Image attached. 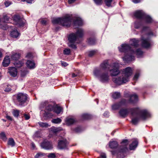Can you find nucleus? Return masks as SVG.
<instances>
[{"label":"nucleus","instance_id":"1","mask_svg":"<svg viewBox=\"0 0 158 158\" xmlns=\"http://www.w3.org/2000/svg\"><path fill=\"white\" fill-rule=\"evenodd\" d=\"M129 112H131L132 117V123L134 125L136 124L140 120H145L150 116V114L147 110L139 108L121 109L119 113L121 117L125 118Z\"/></svg>","mask_w":158,"mask_h":158},{"label":"nucleus","instance_id":"2","mask_svg":"<svg viewBox=\"0 0 158 158\" xmlns=\"http://www.w3.org/2000/svg\"><path fill=\"white\" fill-rule=\"evenodd\" d=\"M118 48L120 52H124L126 54L123 57V60L125 62L134 60L135 57L133 55L135 54H136L138 57H140L143 54V52L140 48H138L135 51L128 44H122L121 47H118Z\"/></svg>","mask_w":158,"mask_h":158},{"label":"nucleus","instance_id":"3","mask_svg":"<svg viewBox=\"0 0 158 158\" xmlns=\"http://www.w3.org/2000/svg\"><path fill=\"white\" fill-rule=\"evenodd\" d=\"M132 73V69L130 67L123 69L122 73L116 77L112 79L113 81L116 85H121L129 81V77Z\"/></svg>","mask_w":158,"mask_h":158},{"label":"nucleus","instance_id":"4","mask_svg":"<svg viewBox=\"0 0 158 158\" xmlns=\"http://www.w3.org/2000/svg\"><path fill=\"white\" fill-rule=\"evenodd\" d=\"M134 16L136 18L141 20L140 22L137 21L135 22L134 26L136 29L139 28L144 23H150L153 21L152 18L142 10H139L136 11L134 13Z\"/></svg>","mask_w":158,"mask_h":158},{"label":"nucleus","instance_id":"5","mask_svg":"<svg viewBox=\"0 0 158 158\" xmlns=\"http://www.w3.org/2000/svg\"><path fill=\"white\" fill-rule=\"evenodd\" d=\"M71 17L69 15H67L62 18L54 19L52 21L53 24H59L63 26L69 27L71 24Z\"/></svg>","mask_w":158,"mask_h":158},{"label":"nucleus","instance_id":"6","mask_svg":"<svg viewBox=\"0 0 158 158\" xmlns=\"http://www.w3.org/2000/svg\"><path fill=\"white\" fill-rule=\"evenodd\" d=\"M94 75L98 78L99 81L102 83L109 81V76L107 73H102L101 69H95L94 71Z\"/></svg>","mask_w":158,"mask_h":158},{"label":"nucleus","instance_id":"7","mask_svg":"<svg viewBox=\"0 0 158 158\" xmlns=\"http://www.w3.org/2000/svg\"><path fill=\"white\" fill-rule=\"evenodd\" d=\"M84 31L81 28L78 29L75 33H72L69 36L68 40L70 43H74L77 38H81L83 36Z\"/></svg>","mask_w":158,"mask_h":158},{"label":"nucleus","instance_id":"8","mask_svg":"<svg viewBox=\"0 0 158 158\" xmlns=\"http://www.w3.org/2000/svg\"><path fill=\"white\" fill-rule=\"evenodd\" d=\"M119 65L117 63L114 62L112 64V66L109 69V71L111 76H115L120 73L118 69Z\"/></svg>","mask_w":158,"mask_h":158},{"label":"nucleus","instance_id":"9","mask_svg":"<svg viewBox=\"0 0 158 158\" xmlns=\"http://www.w3.org/2000/svg\"><path fill=\"white\" fill-rule=\"evenodd\" d=\"M15 97L16 100L19 102V105H22L27 100V96L25 94L23 93H19L17 94Z\"/></svg>","mask_w":158,"mask_h":158},{"label":"nucleus","instance_id":"10","mask_svg":"<svg viewBox=\"0 0 158 158\" xmlns=\"http://www.w3.org/2000/svg\"><path fill=\"white\" fill-rule=\"evenodd\" d=\"M15 24L18 26L23 27L24 25V20L22 19L19 15H15L13 17Z\"/></svg>","mask_w":158,"mask_h":158},{"label":"nucleus","instance_id":"11","mask_svg":"<svg viewBox=\"0 0 158 158\" xmlns=\"http://www.w3.org/2000/svg\"><path fill=\"white\" fill-rule=\"evenodd\" d=\"M68 144L66 139L64 138H62L58 141V148L60 149H66Z\"/></svg>","mask_w":158,"mask_h":158},{"label":"nucleus","instance_id":"12","mask_svg":"<svg viewBox=\"0 0 158 158\" xmlns=\"http://www.w3.org/2000/svg\"><path fill=\"white\" fill-rule=\"evenodd\" d=\"M40 107L42 108H45V110L48 111H51L53 110V106L48 101H45L42 102L40 105Z\"/></svg>","mask_w":158,"mask_h":158},{"label":"nucleus","instance_id":"13","mask_svg":"<svg viewBox=\"0 0 158 158\" xmlns=\"http://www.w3.org/2000/svg\"><path fill=\"white\" fill-rule=\"evenodd\" d=\"M40 145L42 148L45 150H50L53 148L52 143L48 141H44Z\"/></svg>","mask_w":158,"mask_h":158},{"label":"nucleus","instance_id":"14","mask_svg":"<svg viewBox=\"0 0 158 158\" xmlns=\"http://www.w3.org/2000/svg\"><path fill=\"white\" fill-rule=\"evenodd\" d=\"M77 121V119L74 116H70L66 118L65 121L66 124L70 126L75 123Z\"/></svg>","mask_w":158,"mask_h":158},{"label":"nucleus","instance_id":"15","mask_svg":"<svg viewBox=\"0 0 158 158\" xmlns=\"http://www.w3.org/2000/svg\"><path fill=\"white\" fill-rule=\"evenodd\" d=\"M126 101L125 99H122L119 102L113 105L112 106V109L113 110H116L119 109L122 106L125 105Z\"/></svg>","mask_w":158,"mask_h":158},{"label":"nucleus","instance_id":"16","mask_svg":"<svg viewBox=\"0 0 158 158\" xmlns=\"http://www.w3.org/2000/svg\"><path fill=\"white\" fill-rule=\"evenodd\" d=\"M129 142L127 139L123 140L121 142L122 146L121 147L120 152H124L128 150L127 146Z\"/></svg>","mask_w":158,"mask_h":158},{"label":"nucleus","instance_id":"17","mask_svg":"<svg viewBox=\"0 0 158 158\" xmlns=\"http://www.w3.org/2000/svg\"><path fill=\"white\" fill-rule=\"evenodd\" d=\"M100 66L102 69H109L112 66V64H109L108 60H106L104 61L100 64Z\"/></svg>","mask_w":158,"mask_h":158},{"label":"nucleus","instance_id":"18","mask_svg":"<svg viewBox=\"0 0 158 158\" xmlns=\"http://www.w3.org/2000/svg\"><path fill=\"white\" fill-rule=\"evenodd\" d=\"M151 45L150 40L149 38L142 39V45L143 47L147 48L150 47Z\"/></svg>","mask_w":158,"mask_h":158},{"label":"nucleus","instance_id":"19","mask_svg":"<svg viewBox=\"0 0 158 158\" xmlns=\"http://www.w3.org/2000/svg\"><path fill=\"white\" fill-rule=\"evenodd\" d=\"M129 97L130 98L129 101L131 103H135L138 100V96L135 94L129 95Z\"/></svg>","mask_w":158,"mask_h":158},{"label":"nucleus","instance_id":"20","mask_svg":"<svg viewBox=\"0 0 158 158\" xmlns=\"http://www.w3.org/2000/svg\"><path fill=\"white\" fill-rule=\"evenodd\" d=\"M139 40L136 39H133L130 41V44L134 48L137 47L139 45Z\"/></svg>","mask_w":158,"mask_h":158},{"label":"nucleus","instance_id":"21","mask_svg":"<svg viewBox=\"0 0 158 158\" xmlns=\"http://www.w3.org/2000/svg\"><path fill=\"white\" fill-rule=\"evenodd\" d=\"M9 73L12 77H16L17 73V69L14 67H10L9 69Z\"/></svg>","mask_w":158,"mask_h":158},{"label":"nucleus","instance_id":"22","mask_svg":"<svg viewBox=\"0 0 158 158\" xmlns=\"http://www.w3.org/2000/svg\"><path fill=\"white\" fill-rule=\"evenodd\" d=\"M74 24L75 26H81L83 24V21L79 17H75L74 19Z\"/></svg>","mask_w":158,"mask_h":158},{"label":"nucleus","instance_id":"23","mask_svg":"<svg viewBox=\"0 0 158 158\" xmlns=\"http://www.w3.org/2000/svg\"><path fill=\"white\" fill-rule=\"evenodd\" d=\"M27 67L30 69H33L35 68V64L33 61L28 60L26 63Z\"/></svg>","mask_w":158,"mask_h":158},{"label":"nucleus","instance_id":"24","mask_svg":"<svg viewBox=\"0 0 158 158\" xmlns=\"http://www.w3.org/2000/svg\"><path fill=\"white\" fill-rule=\"evenodd\" d=\"M138 145V141L136 139H135L133 141L132 143L129 146L130 150L135 149L137 147Z\"/></svg>","mask_w":158,"mask_h":158},{"label":"nucleus","instance_id":"25","mask_svg":"<svg viewBox=\"0 0 158 158\" xmlns=\"http://www.w3.org/2000/svg\"><path fill=\"white\" fill-rule=\"evenodd\" d=\"M11 56V59L15 61H17L20 58V54L19 53L13 52Z\"/></svg>","mask_w":158,"mask_h":158},{"label":"nucleus","instance_id":"26","mask_svg":"<svg viewBox=\"0 0 158 158\" xmlns=\"http://www.w3.org/2000/svg\"><path fill=\"white\" fill-rule=\"evenodd\" d=\"M10 63V59L9 56L6 57L2 62L3 65L4 67H7Z\"/></svg>","mask_w":158,"mask_h":158},{"label":"nucleus","instance_id":"27","mask_svg":"<svg viewBox=\"0 0 158 158\" xmlns=\"http://www.w3.org/2000/svg\"><path fill=\"white\" fill-rule=\"evenodd\" d=\"M61 127H52L51 128V133H52L54 134H56L58 133L60 131L62 130Z\"/></svg>","mask_w":158,"mask_h":158},{"label":"nucleus","instance_id":"28","mask_svg":"<svg viewBox=\"0 0 158 158\" xmlns=\"http://www.w3.org/2000/svg\"><path fill=\"white\" fill-rule=\"evenodd\" d=\"M10 34L11 37L14 38H17L20 35L19 32L16 30L12 31Z\"/></svg>","mask_w":158,"mask_h":158},{"label":"nucleus","instance_id":"29","mask_svg":"<svg viewBox=\"0 0 158 158\" xmlns=\"http://www.w3.org/2000/svg\"><path fill=\"white\" fill-rule=\"evenodd\" d=\"M118 145V143L116 141H110L109 142V146L112 149L116 148Z\"/></svg>","mask_w":158,"mask_h":158},{"label":"nucleus","instance_id":"30","mask_svg":"<svg viewBox=\"0 0 158 158\" xmlns=\"http://www.w3.org/2000/svg\"><path fill=\"white\" fill-rule=\"evenodd\" d=\"M87 42L90 45H94L96 42V40L94 37H90L88 39Z\"/></svg>","mask_w":158,"mask_h":158},{"label":"nucleus","instance_id":"31","mask_svg":"<svg viewBox=\"0 0 158 158\" xmlns=\"http://www.w3.org/2000/svg\"><path fill=\"white\" fill-rule=\"evenodd\" d=\"M62 109L60 107L58 106H55L53 107V111L57 114H60L62 111Z\"/></svg>","mask_w":158,"mask_h":158},{"label":"nucleus","instance_id":"32","mask_svg":"<svg viewBox=\"0 0 158 158\" xmlns=\"http://www.w3.org/2000/svg\"><path fill=\"white\" fill-rule=\"evenodd\" d=\"M7 144L8 145L13 147L15 146V143L14 139L12 138H10L9 139Z\"/></svg>","mask_w":158,"mask_h":158},{"label":"nucleus","instance_id":"33","mask_svg":"<svg viewBox=\"0 0 158 158\" xmlns=\"http://www.w3.org/2000/svg\"><path fill=\"white\" fill-rule=\"evenodd\" d=\"M23 63L22 61H16L15 62V64L16 67L19 68L23 66Z\"/></svg>","mask_w":158,"mask_h":158},{"label":"nucleus","instance_id":"34","mask_svg":"<svg viewBox=\"0 0 158 158\" xmlns=\"http://www.w3.org/2000/svg\"><path fill=\"white\" fill-rule=\"evenodd\" d=\"M81 117L84 119H88L91 118V116L87 114H84L82 115Z\"/></svg>","mask_w":158,"mask_h":158},{"label":"nucleus","instance_id":"35","mask_svg":"<svg viewBox=\"0 0 158 158\" xmlns=\"http://www.w3.org/2000/svg\"><path fill=\"white\" fill-rule=\"evenodd\" d=\"M8 28V26L7 24H5L4 22L3 24L0 23V28L3 30H6Z\"/></svg>","mask_w":158,"mask_h":158},{"label":"nucleus","instance_id":"36","mask_svg":"<svg viewBox=\"0 0 158 158\" xmlns=\"http://www.w3.org/2000/svg\"><path fill=\"white\" fill-rule=\"evenodd\" d=\"M120 96V93L118 92L114 93L112 95V97L114 99H117L119 98Z\"/></svg>","mask_w":158,"mask_h":158},{"label":"nucleus","instance_id":"37","mask_svg":"<svg viewBox=\"0 0 158 158\" xmlns=\"http://www.w3.org/2000/svg\"><path fill=\"white\" fill-rule=\"evenodd\" d=\"M19 111L17 110H13L12 111L13 115L16 117H18L19 114Z\"/></svg>","mask_w":158,"mask_h":158},{"label":"nucleus","instance_id":"38","mask_svg":"<svg viewBox=\"0 0 158 158\" xmlns=\"http://www.w3.org/2000/svg\"><path fill=\"white\" fill-rule=\"evenodd\" d=\"M0 138L5 141H6L7 139V138L6 137L5 133L3 132H2L0 133Z\"/></svg>","mask_w":158,"mask_h":158},{"label":"nucleus","instance_id":"39","mask_svg":"<svg viewBox=\"0 0 158 158\" xmlns=\"http://www.w3.org/2000/svg\"><path fill=\"white\" fill-rule=\"evenodd\" d=\"M61 122V120L59 118H57L56 119H53L52 120V123L56 124L60 123Z\"/></svg>","mask_w":158,"mask_h":158},{"label":"nucleus","instance_id":"40","mask_svg":"<svg viewBox=\"0 0 158 158\" xmlns=\"http://www.w3.org/2000/svg\"><path fill=\"white\" fill-rule=\"evenodd\" d=\"M113 0H104V2L106 5L108 7L111 6V3Z\"/></svg>","mask_w":158,"mask_h":158},{"label":"nucleus","instance_id":"41","mask_svg":"<svg viewBox=\"0 0 158 158\" xmlns=\"http://www.w3.org/2000/svg\"><path fill=\"white\" fill-rule=\"evenodd\" d=\"M3 18L4 23H9L10 22L9 19L10 18L7 15H5L3 16Z\"/></svg>","mask_w":158,"mask_h":158},{"label":"nucleus","instance_id":"42","mask_svg":"<svg viewBox=\"0 0 158 158\" xmlns=\"http://www.w3.org/2000/svg\"><path fill=\"white\" fill-rule=\"evenodd\" d=\"M95 3L98 5H101L102 3V0H93Z\"/></svg>","mask_w":158,"mask_h":158},{"label":"nucleus","instance_id":"43","mask_svg":"<svg viewBox=\"0 0 158 158\" xmlns=\"http://www.w3.org/2000/svg\"><path fill=\"white\" fill-rule=\"evenodd\" d=\"M39 125L42 127H48V124L46 123L43 122L39 123Z\"/></svg>","mask_w":158,"mask_h":158},{"label":"nucleus","instance_id":"44","mask_svg":"<svg viewBox=\"0 0 158 158\" xmlns=\"http://www.w3.org/2000/svg\"><path fill=\"white\" fill-rule=\"evenodd\" d=\"M70 53V50L69 49L66 48L64 50V53L65 55H69Z\"/></svg>","mask_w":158,"mask_h":158},{"label":"nucleus","instance_id":"45","mask_svg":"<svg viewBox=\"0 0 158 158\" xmlns=\"http://www.w3.org/2000/svg\"><path fill=\"white\" fill-rule=\"evenodd\" d=\"M48 158H55L56 156L55 153H51L49 154L47 156Z\"/></svg>","mask_w":158,"mask_h":158},{"label":"nucleus","instance_id":"46","mask_svg":"<svg viewBox=\"0 0 158 158\" xmlns=\"http://www.w3.org/2000/svg\"><path fill=\"white\" fill-rule=\"evenodd\" d=\"M69 46L73 49H76L77 47L74 44V43H70L68 44Z\"/></svg>","mask_w":158,"mask_h":158},{"label":"nucleus","instance_id":"47","mask_svg":"<svg viewBox=\"0 0 158 158\" xmlns=\"http://www.w3.org/2000/svg\"><path fill=\"white\" fill-rule=\"evenodd\" d=\"M23 116L24 117L25 119L26 120H28L30 119V115L29 114H27L26 113H25L23 115Z\"/></svg>","mask_w":158,"mask_h":158},{"label":"nucleus","instance_id":"48","mask_svg":"<svg viewBox=\"0 0 158 158\" xmlns=\"http://www.w3.org/2000/svg\"><path fill=\"white\" fill-rule=\"evenodd\" d=\"M95 52L96 51L94 50L89 51V52L88 56L89 57H92L94 55Z\"/></svg>","mask_w":158,"mask_h":158},{"label":"nucleus","instance_id":"49","mask_svg":"<svg viewBox=\"0 0 158 158\" xmlns=\"http://www.w3.org/2000/svg\"><path fill=\"white\" fill-rule=\"evenodd\" d=\"M44 154L41 153H38L35 156V158H38L40 156H44Z\"/></svg>","mask_w":158,"mask_h":158},{"label":"nucleus","instance_id":"50","mask_svg":"<svg viewBox=\"0 0 158 158\" xmlns=\"http://www.w3.org/2000/svg\"><path fill=\"white\" fill-rule=\"evenodd\" d=\"M27 73L26 71H21V75L22 77H24Z\"/></svg>","mask_w":158,"mask_h":158},{"label":"nucleus","instance_id":"51","mask_svg":"<svg viewBox=\"0 0 158 158\" xmlns=\"http://www.w3.org/2000/svg\"><path fill=\"white\" fill-rule=\"evenodd\" d=\"M32 57V55L31 53L29 52L27 53L26 56L27 58H31Z\"/></svg>","mask_w":158,"mask_h":158},{"label":"nucleus","instance_id":"52","mask_svg":"<svg viewBox=\"0 0 158 158\" xmlns=\"http://www.w3.org/2000/svg\"><path fill=\"white\" fill-rule=\"evenodd\" d=\"M139 77V74L138 73H136L135 75L133 78V80H137Z\"/></svg>","mask_w":158,"mask_h":158},{"label":"nucleus","instance_id":"53","mask_svg":"<svg viewBox=\"0 0 158 158\" xmlns=\"http://www.w3.org/2000/svg\"><path fill=\"white\" fill-rule=\"evenodd\" d=\"M4 4L7 7L11 4V3L9 2H4Z\"/></svg>","mask_w":158,"mask_h":158},{"label":"nucleus","instance_id":"54","mask_svg":"<svg viewBox=\"0 0 158 158\" xmlns=\"http://www.w3.org/2000/svg\"><path fill=\"white\" fill-rule=\"evenodd\" d=\"M100 156L102 158H106V154L104 153H101Z\"/></svg>","mask_w":158,"mask_h":158},{"label":"nucleus","instance_id":"55","mask_svg":"<svg viewBox=\"0 0 158 158\" xmlns=\"http://www.w3.org/2000/svg\"><path fill=\"white\" fill-rule=\"evenodd\" d=\"M6 118L7 119H8L10 121H11L12 120V119L11 117L10 116L7 115L6 116Z\"/></svg>","mask_w":158,"mask_h":158},{"label":"nucleus","instance_id":"56","mask_svg":"<svg viewBox=\"0 0 158 158\" xmlns=\"http://www.w3.org/2000/svg\"><path fill=\"white\" fill-rule=\"evenodd\" d=\"M24 1H26L28 3H32L33 0H25Z\"/></svg>","mask_w":158,"mask_h":158},{"label":"nucleus","instance_id":"57","mask_svg":"<svg viewBox=\"0 0 158 158\" xmlns=\"http://www.w3.org/2000/svg\"><path fill=\"white\" fill-rule=\"evenodd\" d=\"M132 1L134 3H137L139 2L140 0H132Z\"/></svg>","mask_w":158,"mask_h":158},{"label":"nucleus","instance_id":"58","mask_svg":"<svg viewBox=\"0 0 158 158\" xmlns=\"http://www.w3.org/2000/svg\"><path fill=\"white\" fill-rule=\"evenodd\" d=\"M61 64L62 65L64 66H66L68 65V64L64 62H62Z\"/></svg>","mask_w":158,"mask_h":158},{"label":"nucleus","instance_id":"59","mask_svg":"<svg viewBox=\"0 0 158 158\" xmlns=\"http://www.w3.org/2000/svg\"><path fill=\"white\" fill-rule=\"evenodd\" d=\"M76 0H68V2L69 4H71L73 3Z\"/></svg>","mask_w":158,"mask_h":158},{"label":"nucleus","instance_id":"60","mask_svg":"<svg viewBox=\"0 0 158 158\" xmlns=\"http://www.w3.org/2000/svg\"><path fill=\"white\" fill-rule=\"evenodd\" d=\"M103 115L105 116L106 117H108L109 115V113L107 111L105 112L104 113Z\"/></svg>","mask_w":158,"mask_h":158},{"label":"nucleus","instance_id":"61","mask_svg":"<svg viewBox=\"0 0 158 158\" xmlns=\"http://www.w3.org/2000/svg\"><path fill=\"white\" fill-rule=\"evenodd\" d=\"M41 23L45 25L46 24V21L45 20H42L41 21Z\"/></svg>","mask_w":158,"mask_h":158},{"label":"nucleus","instance_id":"62","mask_svg":"<svg viewBox=\"0 0 158 158\" xmlns=\"http://www.w3.org/2000/svg\"><path fill=\"white\" fill-rule=\"evenodd\" d=\"M11 89L10 88H6L5 89V92H9L11 90Z\"/></svg>","mask_w":158,"mask_h":158},{"label":"nucleus","instance_id":"63","mask_svg":"<svg viewBox=\"0 0 158 158\" xmlns=\"http://www.w3.org/2000/svg\"><path fill=\"white\" fill-rule=\"evenodd\" d=\"M72 77H75L76 76H77V74H75L74 73H73L72 74Z\"/></svg>","mask_w":158,"mask_h":158},{"label":"nucleus","instance_id":"64","mask_svg":"<svg viewBox=\"0 0 158 158\" xmlns=\"http://www.w3.org/2000/svg\"><path fill=\"white\" fill-rule=\"evenodd\" d=\"M31 145L32 147L33 148H35V144L33 142L31 143Z\"/></svg>","mask_w":158,"mask_h":158}]
</instances>
